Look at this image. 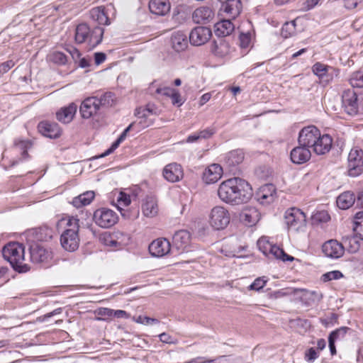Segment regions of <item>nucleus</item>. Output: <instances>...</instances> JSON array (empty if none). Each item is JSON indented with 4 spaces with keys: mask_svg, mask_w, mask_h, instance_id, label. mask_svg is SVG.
<instances>
[{
    "mask_svg": "<svg viewBox=\"0 0 363 363\" xmlns=\"http://www.w3.org/2000/svg\"><path fill=\"white\" fill-rule=\"evenodd\" d=\"M113 316L118 318H128L129 315L126 311L123 310H113Z\"/></svg>",
    "mask_w": 363,
    "mask_h": 363,
    "instance_id": "nucleus-63",
    "label": "nucleus"
},
{
    "mask_svg": "<svg viewBox=\"0 0 363 363\" xmlns=\"http://www.w3.org/2000/svg\"><path fill=\"white\" fill-rule=\"evenodd\" d=\"M348 175L352 177L363 173V150L357 147L352 148L347 158Z\"/></svg>",
    "mask_w": 363,
    "mask_h": 363,
    "instance_id": "nucleus-8",
    "label": "nucleus"
},
{
    "mask_svg": "<svg viewBox=\"0 0 363 363\" xmlns=\"http://www.w3.org/2000/svg\"><path fill=\"white\" fill-rule=\"evenodd\" d=\"M106 60V55L104 52H96L94 54V60L96 65H100Z\"/></svg>",
    "mask_w": 363,
    "mask_h": 363,
    "instance_id": "nucleus-62",
    "label": "nucleus"
},
{
    "mask_svg": "<svg viewBox=\"0 0 363 363\" xmlns=\"http://www.w3.org/2000/svg\"><path fill=\"white\" fill-rule=\"evenodd\" d=\"M242 9V5L240 0H230L221 5L220 10L229 18L235 19L240 15Z\"/></svg>",
    "mask_w": 363,
    "mask_h": 363,
    "instance_id": "nucleus-28",
    "label": "nucleus"
},
{
    "mask_svg": "<svg viewBox=\"0 0 363 363\" xmlns=\"http://www.w3.org/2000/svg\"><path fill=\"white\" fill-rule=\"evenodd\" d=\"M230 45L223 39L215 41L212 47V52L218 57H224L230 52Z\"/></svg>",
    "mask_w": 363,
    "mask_h": 363,
    "instance_id": "nucleus-41",
    "label": "nucleus"
},
{
    "mask_svg": "<svg viewBox=\"0 0 363 363\" xmlns=\"http://www.w3.org/2000/svg\"><path fill=\"white\" fill-rule=\"evenodd\" d=\"M94 223L101 228H108L114 225L118 220L115 211L106 208H101L94 213Z\"/></svg>",
    "mask_w": 363,
    "mask_h": 363,
    "instance_id": "nucleus-9",
    "label": "nucleus"
},
{
    "mask_svg": "<svg viewBox=\"0 0 363 363\" xmlns=\"http://www.w3.org/2000/svg\"><path fill=\"white\" fill-rule=\"evenodd\" d=\"M14 147L21 154V158L16 160H13L11 167H13L19 163L20 161L26 160L30 157L28 154V150H30L33 144L29 140H23L21 138H16L13 143Z\"/></svg>",
    "mask_w": 363,
    "mask_h": 363,
    "instance_id": "nucleus-22",
    "label": "nucleus"
},
{
    "mask_svg": "<svg viewBox=\"0 0 363 363\" xmlns=\"http://www.w3.org/2000/svg\"><path fill=\"white\" fill-rule=\"evenodd\" d=\"M191 235L187 230L177 231L172 237L173 247L177 250H184L190 243Z\"/></svg>",
    "mask_w": 363,
    "mask_h": 363,
    "instance_id": "nucleus-25",
    "label": "nucleus"
},
{
    "mask_svg": "<svg viewBox=\"0 0 363 363\" xmlns=\"http://www.w3.org/2000/svg\"><path fill=\"white\" fill-rule=\"evenodd\" d=\"M234 29L235 26L230 19L222 20L215 25V33L219 37L229 35Z\"/></svg>",
    "mask_w": 363,
    "mask_h": 363,
    "instance_id": "nucleus-35",
    "label": "nucleus"
},
{
    "mask_svg": "<svg viewBox=\"0 0 363 363\" xmlns=\"http://www.w3.org/2000/svg\"><path fill=\"white\" fill-rule=\"evenodd\" d=\"M319 2V0H307L303 4V9L305 10H310L316 6Z\"/></svg>",
    "mask_w": 363,
    "mask_h": 363,
    "instance_id": "nucleus-64",
    "label": "nucleus"
},
{
    "mask_svg": "<svg viewBox=\"0 0 363 363\" xmlns=\"http://www.w3.org/2000/svg\"><path fill=\"white\" fill-rule=\"evenodd\" d=\"M77 110V106L74 103H71L56 113L57 119L63 123H69L73 120Z\"/></svg>",
    "mask_w": 363,
    "mask_h": 363,
    "instance_id": "nucleus-29",
    "label": "nucleus"
},
{
    "mask_svg": "<svg viewBox=\"0 0 363 363\" xmlns=\"http://www.w3.org/2000/svg\"><path fill=\"white\" fill-rule=\"evenodd\" d=\"M330 217L327 211H319L315 212L312 216V220L313 223H326L330 220Z\"/></svg>",
    "mask_w": 363,
    "mask_h": 363,
    "instance_id": "nucleus-47",
    "label": "nucleus"
},
{
    "mask_svg": "<svg viewBox=\"0 0 363 363\" xmlns=\"http://www.w3.org/2000/svg\"><path fill=\"white\" fill-rule=\"evenodd\" d=\"M104 33V29L101 26L90 27L87 23H79L75 28L74 41L91 50L101 43Z\"/></svg>",
    "mask_w": 363,
    "mask_h": 363,
    "instance_id": "nucleus-3",
    "label": "nucleus"
},
{
    "mask_svg": "<svg viewBox=\"0 0 363 363\" xmlns=\"http://www.w3.org/2000/svg\"><path fill=\"white\" fill-rule=\"evenodd\" d=\"M240 220L247 226L255 225L260 218V213L254 207L245 208L240 215Z\"/></svg>",
    "mask_w": 363,
    "mask_h": 363,
    "instance_id": "nucleus-26",
    "label": "nucleus"
},
{
    "mask_svg": "<svg viewBox=\"0 0 363 363\" xmlns=\"http://www.w3.org/2000/svg\"><path fill=\"white\" fill-rule=\"evenodd\" d=\"M136 322L138 323L148 325L157 324L159 323V320L155 318H149L147 316L140 315L138 317Z\"/></svg>",
    "mask_w": 363,
    "mask_h": 363,
    "instance_id": "nucleus-54",
    "label": "nucleus"
},
{
    "mask_svg": "<svg viewBox=\"0 0 363 363\" xmlns=\"http://www.w3.org/2000/svg\"><path fill=\"white\" fill-rule=\"evenodd\" d=\"M94 196L95 194L92 191H86L78 196L74 197L72 203L74 207L79 208L82 206L89 205L94 199Z\"/></svg>",
    "mask_w": 363,
    "mask_h": 363,
    "instance_id": "nucleus-37",
    "label": "nucleus"
},
{
    "mask_svg": "<svg viewBox=\"0 0 363 363\" xmlns=\"http://www.w3.org/2000/svg\"><path fill=\"white\" fill-rule=\"evenodd\" d=\"M212 363H235V359L230 357L223 356L218 359L211 360Z\"/></svg>",
    "mask_w": 363,
    "mask_h": 363,
    "instance_id": "nucleus-61",
    "label": "nucleus"
},
{
    "mask_svg": "<svg viewBox=\"0 0 363 363\" xmlns=\"http://www.w3.org/2000/svg\"><path fill=\"white\" fill-rule=\"evenodd\" d=\"M230 220V213L225 208L216 206L211 209L209 216V223L214 229H224L228 226Z\"/></svg>",
    "mask_w": 363,
    "mask_h": 363,
    "instance_id": "nucleus-7",
    "label": "nucleus"
},
{
    "mask_svg": "<svg viewBox=\"0 0 363 363\" xmlns=\"http://www.w3.org/2000/svg\"><path fill=\"white\" fill-rule=\"evenodd\" d=\"M320 131L314 125H308L302 128L298 134V143L300 145H303L311 148L315 141Z\"/></svg>",
    "mask_w": 363,
    "mask_h": 363,
    "instance_id": "nucleus-11",
    "label": "nucleus"
},
{
    "mask_svg": "<svg viewBox=\"0 0 363 363\" xmlns=\"http://www.w3.org/2000/svg\"><path fill=\"white\" fill-rule=\"evenodd\" d=\"M116 97L112 92H106L100 98H98V104L101 106H111L114 104Z\"/></svg>",
    "mask_w": 363,
    "mask_h": 363,
    "instance_id": "nucleus-43",
    "label": "nucleus"
},
{
    "mask_svg": "<svg viewBox=\"0 0 363 363\" xmlns=\"http://www.w3.org/2000/svg\"><path fill=\"white\" fill-rule=\"evenodd\" d=\"M222 175V167L218 164H211L204 170L202 179L207 184H214L221 178Z\"/></svg>",
    "mask_w": 363,
    "mask_h": 363,
    "instance_id": "nucleus-18",
    "label": "nucleus"
},
{
    "mask_svg": "<svg viewBox=\"0 0 363 363\" xmlns=\"http://www.w3.org/2000/svg\"><path fill=\"white\" fill-rule=\"evenodd\" d=\"M311 157V152L309 148L298 145L291 151V160L295 164H303L308 161Z\"/></svg>",
    "mask_w": 363,
    "mask_h": 363,
    "instance_id": "nucleus-23",
    "label": "nucleus"
},
{
    "mask_svg": "<svg viewBox=\"0 0 363 363\" xmlns=\"http://www.w3.org/2000/svg\"><path fill=\"white\" fill-rule=\"evenodd\" d=\"M200 139H208L215 133V129L213 128H208L199 132Z\"/></svg>",
    "mask_w": 363,
    "mask_h": 363,
    "instance_id": "nucleus-57",
    "label": "nucleus"
},
{
    "mask_svg": "<svg viewBox=\"0 0 363 363\" xmlns=\"http://www.w3.org/2000/svg\"><path fill=\"white\" fill-rule=\"evenodd\" d=\"M150 253L157 257H163L171 251V245L165 238H158L149 245Z\"/></svg>",
    "mask_w": 363,
    "mask_h": 363,
    "instance_id": "nucleus-16",
    "label": "nucleus"
},
{
    "mask_svg": "<svg viewBox=\"0 0 363 363\" xmlns=\"http://www.w3.org/2000/svg\"><path fill=\"white\" fill-rule=\"evenodd\" d=\"M142 211L145 216L152 218L158 213L157 200L155 196H147L142 205Z\"/></svg>",
    "mask_w": 363,
    "mask_h": 363,
    "instance_id": "nucleus-32",
    "label": "nucleus"
},
{
    "mask_svg": "<svg viewBox=\"0 0 363 363\" xmlns=\"http://www.w3.org/2000/svg\"><path fill=\"white\" fill-rule=\"evenodd\" d=\"M350 83L353 87L363 88V71L352 73L350 78Z\"/></svg>",
    "mask_w": 363,
    "mask_h": 363,
    "instance_id": "nucleus-46",
    "label": "nucleus"
},
{
    "mask_svg": "<svg viewBox=\"0 0 363 363\" xmlns=\"http://www.w3.org/2000/svg\"><path fill=\"white\" fill-rule=\"evenodd\" d=\"M252 43V33L248 31L247 33H240V45L242 48L247 49L251 45Z\"/></svg>",
    "mask_w": 363,
    "mask_h": 363,
    "instance_id": "nucleus-48",
    "label": "nucleus"
},
{
    "mask_svg": "<svg viewBox=\"0 0 363 363\" xmlns=\"http://www.w3.org/2000/svg\"><path fill=\"white\" fill-rule=\"evenodd\" d=\"M66 50L70 54L74 60H77L79 59L81 56L80 52L74 46L68 45Z\"/></svg>",
    "mask_w": 363,
    "mask_h": 363,
    "instance_id": "nucleus-59",
    "label": "nucleus"
},
{
    "mask_svg": "<svg viewBox=\"0 0 363 363\" xmlns=\"http://www.w3.org/2000/svg\"><path fill=\"white\" fill-rule=\"evenodd\" d=\"M356 197L354 193L345 191L337 198L336 203L340 208L345 210L350 208L354 203Z\"/></svg>",
    "mask_w": 363,
    "mask_h": 363,
    "instance_id": "nucleus-36",
    "label": "nucleus"
},
{
    "mask_svg": "<svg viewBox=\"0 0 363 363\" xmlns=\"http://www.w3.org/2000/svg\"><path fill=\"white\" fill-rule=\"evenodd\" d=\"M149 9L152 13L157 16H164L170 11L169 0H150Z\"/></svg>",
    "mask_w": 363,
    "mask_h": 363,
    "instance_id": "nucleus-30",
    "label": "nucleus"
},
{
    "mask_svg": "<svg viewBox=\"0 0 363 363\" xmlns=\"http://www.w3.org/2000/svg\"><path fill=\"white\" fill-rule=\"evenodd\" d=\"M90 16L92 20L97 22L99 25H108L109 18L101 7L94 8L90 11Z\"/></svg>",
    "mask_w": 363,
    "mask_h": 363,
    "instance_id": "nucleus-40",
    "label": "nucleus"
},
{
    "mask_svg": "<svg viewBox=\"0 0 363 363\" xmlns=\"http://www.w3.org/2000/svg\"><path fill=\"white\" fill-rule=\"evenodd\" d=\"M342 107L345 112L350 116L357 114L359 111L357 94L353 89H349L343 91Z\"/></svg>",
    "mask_w": 363,
    "mask_h": 363,
    "instance_id": "nucleus-10",
    "label": "nucleus"
},
{
    "mask_svg": "<svg viewBox=\"0 0 363 363\" xmlns=\"http://www.w3.org/2000/svg\"><path fill=\"white\" fill-rule=\"evenodd\" d=\"M324 255L332 259L341 257L345 252L342 245L335 240H330L325 242L322 247Z\"/></svg>",
    "mask_w": 363,
    "mask_h": 363,
    "instance_id": "nucleus-17",
    "label": "nucleus"
},
{
    "mask_svg": "<svg viewBox=\"0 0 363 363\" xmlns=\"http://www.w3.org/2000/svg\"><path fill=\"white\" fill-rule=\"evenodd\" d=\"M100 107L98 104V98L96 96L87 97L81 104L79 112L82 117L84 119H89L95 116Z\"/></svg>",
    "mask_w": 363,
    "mask_h": 363,
    "instance_id": "nucleus-12",
    "label": "nucleus"
},
{
    "mask_svg": "<svg viewBox=\"0 0 363 363\" xmlns=\"http://www.w3.org/2000/svg\"><path fill=\"white\" fill-rule=\"evenodd\" d=\"M170 99H172V103L174 105H177L178 106H180L184 104V101L182 100L179 91L177 89L172 94Z\"/></svg>",
    "mask_w": 363,
    "mask_h": 363,
    "instance_id": "nucleus-55",
    "label": "nucleus"
},
{
    "mask_svg": "<svg viewBox=\"0 0 363 363\" xmlns=\"http://www.w3.org/2000/svg\"><path fill=\"white\" fill-rule=\"evenodd\" d=\"M342 277V274L337 270L331 271L329 272H327L322 276V280L323 281H328L331 280H336Z\"/></svg>",
    "mask_w": 363,
    "mask_h": 363,
    "instance_id": "nucleus-52",
    "label": "nucleus"
},
{
    "mask_svg": "<svg viewBox=\"0 0 363 363\" xmlns=\"http://www.w3.org/2000/svg\"><path fill=\"white\" fill-rule=\"evenodd\" d=\"M30 257L32 262L39 264L48 262L52 256L51 251L42 246L34 245L30 246Z\"/></svg>",
    "mask_w": 363,
    "mask_h": 363,
    "instance_id": "nucleus-15",
    "label": "nucleus"
},
{
    "mask_svg": "<svg viewBox=\"0 0 363 363\" xmlns=\"http://www.w3.org/2000/svg\"><path fill=\"white\" fill-rule=\"evenodd\" d=\"M275 188L269 184L261 186L256 194L257 200L262 204H269L274 201Z\"/></svg>",
    "mask_w": 363,
    "mask_h": 363,
    "instance_id": "nucleus-21",
    "label": "nucleus"
},
{
    "mask_svg": "<svg viewBox=\"0 0 363 363\" xmlns=\"http://www.w3.org/2000/svg\"><path fill=\"white\" fill-rule=\"evenodd\" d=\"M38 131L45 137L57 138L62 130L57 123L50 121H42L38 124Z\"/></svg>",
    "mask_w": 363,
    "mask_h": 363,
    "instance_id": "nucleus-20",
    "label": "nucleus"
},
{
    "mask_svg": "<svg viewBox=\"0 0 363 363\" xmlns=\"http://www.w3.org/2000/svg\"><path fill=\"white\" fill-rule=\"evenodd\" d=\"M118 209L120 211L122 216L125 217V214L123 212L121 206H128L130 203V196L124 192H120L117 196Z\"/></svg>",
    "mask_w": 363,
    "mask_h": 363,
    "instance_id": "nucleus-45",
    "label": "nucleus"
},
{
    "mask_svg": "<svg viewBox=\"0 0 363 363\" xmlns=\"http://www.w3.org/2000/svg\"><path fill=\"white\" fill-rule=\"evenodd\" d=\"M4 258L18 272H26L30 267L25 263V247L18 242H11L2 249Z\"/></svg>",
    "mask_w": 363,
    "mask_h": 363,
    "instance_id": "nucleus-4",
    "label": "nucleus"
},
{
    "mask_svg": "<svg viewBox=\"0 0 363 363\" xmlns=\"http://www.w3.org/2000/svg\"><path fill=\"white\" fill-rule=\"evenodd\" d=\"M285 223L291 231L303 230L306 225V216L300 209L291 208L285 213Z\"/></svg>",
    "mask_w": 363,
    "mask_h": 363,
    "instance_id": "nucleus-6",
    "label": "nucleus"
},
{
    "mask_svg": "<svg viewBox=\"0 0 363 363\" xmlns=\"http://www.w3.org/2000/svg\"><path fill=\"white\" fill-rule=\"evenodd\" d=\"M15 65L13 60H8L0 65V73H6Z\"/></svg>",
    "mask_w": 363,
    "mask_h": 363,
    "instance_id": "nucleus-58",
    "label": "nucleus"
},
{
    "mask_svg": "<svg viewBox=\"0 0 363 363\" xmlns=\"http://www.w3.org/2000/svg\"><path fill=\"white\" fill-rule=\"evenodd\" d=\"M333 67L321 62H316L312 67V71L319 79H323L328 77V73Z\"/></svg>",
    "mask_w": 363,
    "mask_h": 363,
    "instance_id": "nucleus-42",
    "label": "nucleus"
},
{
    "mask_svg": "<svg viewBox=\"0 0 363 363\" xmlns=\"http://www.w3.org/2000/svg\"><path fill=\"white\" fill-rule=\"evenodd\" d=\"M332 145L333 138L328 134L322 135L320 133L311 148L316 155H322L329 152Z\"/></svg>",
    "mask_w": 363,
    "mask_h": 363,
    "instance_id": "nucleus-13",
    "label": "nucleus"
},
{
    "mask_svg": "<svg viewBox=\"0 0 363 363\" xmlns=\"http://www.w3.org/2000/svg\"><path fill=\"white\" fill-rule=\"evenodd\" d=\"M214 17V12L208 6H201L196 9L192 14V19L196 23H206Z\"/></svg>",
    "mask_w": 363,
    "mask_h": 363,
    "instance_id": "nucleus-24",
    "label": "nucleus"
},
{
    "mask_svg": "<svg viewBox=\"0 0 363 363\" xmlns=\"http://www.w3.org/2000/svg\"><path fill=\"white\" fill-rule=\"evenodd\" d=\"M296 32V23L294 21L285 23L281 30V35L284 38L291 37Z\"/></svg>",
    "mask_w": 363,
    "mask_h": 363,
    "instance_id": "nucleus-44",
    "label": "nucleus"
},
{
    "mask_svg": "<svg viewBox=\"0 0 363 363\" xmlns=\"http://www.w3.org/2000/svg\"><path fill=\"white\" fill-rule=\"evenodd\" d=\"M211 30L206 27L199 26L194 28L189 34V41L194 45L205 44L211 37Z\"/></svg>",
    "mask_w": 363,
    "mask_h": 363,
    "instance_id": "nucleus-14",
    "label": "nucleus"
},
{
    "mask_svg": "<svg viewBox=\"0 0 363 363\" xmlns=\"http://www.w3.org/2000/svg\"><path fill=\"white\" fill-rule=\"evenodd\" d=\"M244 160V152L242 150H235L229 152L225 157L226 166L232 171L234 167L242 163Z\"/></svg>",
    "mask_w": 363,
    "mask_h": 363,
    "instance_id": "nucleus-31",
    "label": "nucleus"
},
{
    "mask_svg": "<svg viewBox=\"0 0 363 363\" xmlns=\"http://www.w3.org/2000/svg\"><path fill=\"white\" fill-rule=\"evenodd\" d=\"M156 114V108L154 105L148 104L145 108H140L136 110V115L140 119L139 123L142 128L150 126L152 123V121L148 118L151 115Z\"/></svg>",
    "mask_w": 363,
    "mask_h": 363,
    "instance_id": "nucleus-27",
    "label": "nucleus"
},
{
    "mask_svg": "<svg viewBox=\"0 0 363 363\" xmlns=\"http://www.w3.org/2000/svg\"><path fill=\"white\" fill-rule=\"evenodd\" d=\"M171 43L172 48L175 51H182L187 47L188 45L186 35L182 31L175 32L172 35Z\"/></svg>",
    "mask_w": 363,
    "mask_h": 363,
    "instance_id": "nucleus-33",
    "label": "nucleus"
},
{
    "mask_svg": "<svg viewBox=\"0 0 363 363\" xmlns=\"http://www.w3.org/2000/svg\"><path fill=\"white\" fill-rule=\"evenodd\" d=\"M121 236H123V235L119 232L113 234L106 233L101 236L100 240L106 246L117 248L121 247L123 245L122 240H119Z\"/></svg>",
    "mask_w": 363,
    "mask_h": 363,
    "instance_id": "nucleus-34",
    "label": "nucleus"
},
{
    "mask_svg": "<svg viewBox=\"0 0 363 363\" xmlns=\"http://www.w3.org/2000/svg\"><path fill=\"white\" fill-rule=\"evenodd\" d=\"M113 309L108 308H101L99 310L98 314L99 315L111 318L113 317Z\"/></svg>",
    "mask_w": 363,
    "mask_h": 363,
    "instance_id": "nucleus-60",
    "label": "nucleus"
},
{
    "mask_svg": "<svg viewBox=\"0 0 363 363\" xmlns=\"http://www.w3.org/2000/svg\"><path fill=\"white\" fill-rule=\"evenodd\" d=\"M220 199L230 205L247 203L252 196L250 185L244 179L233 177L223 181L218 187Z\"/></svg>",
    "mask_w": 363,
    "mask_h": 363,
    "instance_id": "nucleus-1",
    "label": "nucleus"
},
{
    "mask_svg": "<svg viewBox=\"0 0 363 363\" xmlns=\"http://www.w3.org/2000/svg\"><path fill=\"white\" fill-rule=\"evenodd\" d=\"M134 123H130L121 134L118 138L111 145V146L104 153L101 154L99 156H96L93 157V159L103 158L106 157L107 155L112 153L118 146L125 139L128 133L131 130Z\"/></svg>",
    "mask_w": 363,
    "mask_h": 363,
    "instance_id": "nucleus-38",
    "label": "nucleus"
},
{
    "mask_svg": "<svg viewBox=\"0 0 363 363\" xmlns=\"http://www.w3.org/2000/svg\"><path fill=\"white\" fill-rule=\"evenodd\" d=\"M259 250L267 257L281 259L282 261H293L294 258L288 255L279 247L269 242V238L262 237L257 242Z\"/></svg>",
    "mask_w": 363,
    "mask_h": 363,
    "instance_id": "nucleus-5",
    "label": "nucleus"
},
{
    "mask_svg": "<svg viewBox=\"0 0 363 363\" xmlns=\"http://www.w3.org/2000/svg\"><path fill=\"white\" fill-rule=\"evenodd\" d=\"M348 330L349 328L347 327H341L331 332L328 337L333 340L334 342L338 340L343 339Z\"/></svg>",
    "mask_w": 363,
    "mask_h": 363,
    "instance_id": "nucleus-49",
    "label": "nucleus"
},
{
    "mask_svg": "<svg viewBox=\"0 0 363 363\" xmlns=\"http://www.w3.org/2000/svg\"><path fill=\"white\" fill-rule=\"evenodd\" d=\"M319 354L313 347H311L305 352V359L308 362H313Z\"/></svg>",
    "mask_w": 363,
    "mask_h": 363,
    "instance_id": "nucleus-53",
    "label": "nucleus"
},
{
    "mask_svg": "<svg viewBox=\"0 0 363 363\" xmlns=\"http://www.w3.org/2000/svg\"><path fill=\"white\" fill-rule=\"evenodd\" d=\"M267 282V279L265 277H258L249 286V289L259 291L266 285Z\"/></svg>",
    "mask_w": 363,
    "mask_h": 363,
    "instance_id": "nucleus-51",
    "label": "nucleus"
},
{
    "mask_svg": "<svg viewBox=\"0 0 363 363\" xmlns=\"http://www.w3.org/2000/svg\"><path fill=\"white\" fill-rule=\"evenodd\" d=\"M176 89L170 88V87H162V88H157L155 91V92L158 94H162L164 96H167L169 97H171L172 94L175 91Z\"/></svg>",
    "mask_w": 363,
    "mask_h": 363,
    "instance_id": "nucleus-56",
    "label": "nucleus"
},
{
    "mask_svg": "<svg viewBox=\"0 0 363 363\" xmlns=\"http://www.w3.org/2000/svg\"><path fill=\"white\" fill-rule=\"evenodd\" d=\"M353 230L355 235L351 241H354L355 243L358 244L357 238L363 240V211L356 213Z\"/></svg>",
    "mask_w": 363,
    "mask_h": 363,
    "instance_id": "nucleus-39",
    "label": "nucleus"
},
{
    "mask_svg": "<svg viewBox=\"0 0 363 363\" xmlns=\"http://www.w3.org/2000/svg\"><path fill=\"white\" fill-rule=\"evenodd\" d=\"M60 230L65 228L60 236V244L64 250L74 252L79 246V219L74 216H66L57 223Z\"/></svg>",
    "mask_w": 363,
    "mask_h": 363,
    "instance_id": "nucleus-2",
    "label": "nucleus"
},
{
    "mask_svg": "<svg viewBox=\"0 0 363 363\" xmlns=\"http://www.w3.org/2000/svg\"><path fill=\"white\" fill-rule=\"evenodd\" d=\"M163 176L170 182H177L183 178L184 173L182 166L177 163H170L163 169Z\"/></svg>",
    "mask_w": 363,
    "mask_h": 363,
    "instance_id": "nucleus-19",
    "label": "nucleus"
},
{
    "mask_svg": "<svg viewBox=\"0 0 363 363\" xmlns=\"http://www.w3.org/2000/svg\"><path fill=\"white\" fill-rule=\"evenodd\" d=\"M50 60L53 62L59 65H65L67 62V57L66 55L59 51L53 52L50 55Z\"/></svg>",
    "mask_w": 363,
    "mask_h": 363,
    "instance_id": "nucleus-50",
    "label": "nucleus"
}]
</instances>
